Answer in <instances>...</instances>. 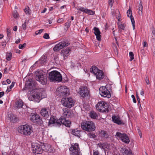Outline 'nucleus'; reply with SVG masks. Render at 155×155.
Listing matches in <instances>:
<instances>
[{"label": "nucleus", "mask_w": 155, "mask_h": 155, "mask_svg": "<svg viewBox=\"0 0 155 155\" xmlns=\"http://www.w3.org/2000/svg\"><path fill=\"white\" fill-rule=\"evenodd\" d=\"M21 40L20 39L17 40L15 42V43L18 44L20 42Z\"/></svg>", "instance_id": "61"}, {"label": "nucleus", "mask_w": 155, "mask_h": 155, "mask_svg": "<svg viewBox=\"0 0 155 155\" xmlns=\"http://www.w3.org/2000/svg\"><path fill=\"white\" fill-rule=\"evenodd\" d=\"M4 94V92H0V98L2 97Z\"/></svg>", "instance_id": "58"}, {"label": "nucleus", "mask_w": 155, "mask_h": 155, "mask_svg": "<svg viewBox=\"0 0 155 155\" xmlns=\"http://www.w3.org/2000/svg\"><path fill=\"white\" fill-rule=\"evenodd\" d=\"M17 27L16 26H15V27H14V28L13 29V30L14 31H16L17 30Z\"/></svg>", "instance_id": "62"}, {"label": "nucleus", "mask_w": 155, "mask_h": 155, "mask_svg": "<svg viewBox=\"0 0 155 155\" xmlns=\"http://www.w3.org/2000/svg\"><path fill=\"white\" fill-rule=\"evenodd\" d=\"M104 107L102 109H101L102 110L101 112L105 113L108 112L109 111V107L108 104L106 102L104 106Z\"/></svg>", "instance_id": "29"}, {"label": "nucleus", "mask_w": 155, "mask_h": 155, "mask_svg": "<svg viewBox=\"0 0 155 155\" xmlns=\"http://www.w3.org/2000/svg\"><path fill=\"white\" fill-rule=\"evenodd\" d=\"M26 26L27 23L26 21H25L22 24L21 27L23 30H25L26 28Z\"/></svg>", "instance_id": "42"}, {"label": "nucleus", "mask_w": 155, "mask_h": 155, "mask_svg": "<svg viewBox=\"0 0 155 155\" xmlns=\"http://www.w3.org/2000/svg\"><path fill=\"white\" fill-rule=\"evenodd\" d=\"M84 9L83 7H81L79 8L78 10L81 11L85 12H86L85 11V9Z\"/></svg>", "instance_id": "54"}, {"label": "nucleus", "mask_w": 155, "mask_h": 155, "mask_svg": "<svg viewBox=\"0 0 155 155\" xmlns=\"http://www.w3.org/2000/svg\"><path fill=\"white\" fill-rule=\"evenodd\" d=\"M69 89L66 86H61L58 87L56 90L57 94L58 96L62 97L69 95Z\"/></svg>", "instance_id": "7"}, {"label": "nucleus", "mask_w": 155, "mask_h": 155, "mask_svg": "<svg viewBox=\"0 0 155 155\" xmlns=\"http://www.w3.org/2000/svg\"><path fill=\"white\" fill-rule=\"evenodd\" d=\"M12 57V54L11 52H7L6 53V59L8 61H10L11 59V58Z\"/></svg>", "instance_id": "36"}, {"label": "nucleus", "mask_w": 155, "mask_h": 155, "mask_svg": "<svg viewBox=\"0 0 155 155\" xmlns=\"http://www.w3.org/2000/svg\"><path fill=\"white\" fill-rule=\"evenodd\" d=\"M63 116L66 119V117L69 118L72 117L73 115V112L70 110H68L67 108L63 109Z\"/></svg>", "instance_id": "18"}, {"label": "nucleus", "mask_w": 155, "mask_h": 155, "mask_svg": "<svg viewBox=\"0 0 155 155\" xmlns=\"http://www.w3.org/2000/svg\"><path fill=\"white\" fill-rule=\"evenodd\" d=\"M9 117L10 120L12 122H15L17 121V117L13 114H10L9 116Z\"/></svg>", "instance_id": "28"}, {"label": "nucleus", "mask_w": 155, "mask_h": 155, "mask_svg": "<svg viewBox=\"0 0 155 155\" xmlns=\"http://www.w3.org/2000/svg\"><path fill=\"white\" fill-rule=\"evenodd\" d=\"M70 45L68 41H63L56 44L53 48L54 51H57L62 49L63 48L67 46Z\"/></svg>", "instance_id": "14"}, {"label": "nucleus", "mask_w": 155, "mask_h": 155, "mask_svg": "<svg viewBox=\"0 0 155 155\" xmlns=\"http://www.w3.org/2000/svg\"><path fill=\"white\" fill-rule=\"evenodd\" d=\"M127 13L128 17L130 18L131 21L132 20V19H134L132 15V12L130 8L127 11Z\"/></svg>", "instance_id": "31"}, {"label": "nucleus", "mask_w": 155, "mask_h": 155, "mask_svg": "<svg viewBox=\"0 0 155 155\" xmlns=\"http://www.w3.org/2000/svg\"><path fill=\"white\" fill-rule=\"evenodd\" d=\"M80 132L78 130H72V132L73 133V134L75 136H77L79 137H80L81 136V135L80 133Z\"/></svg>", "instance_id": "33"}, {"label": "nucleus", "mask_w": 155, "mask_h": 155, "mask_svg": "<svg viewBox=\"0 0 155 155\" xmlns=\"http://www.w3.org/2000/svg\"><path fill=\"white\" fill-rule=\"evenodd\" d=\"M29 7L28 6H26L25 9H24V11L26 14H30V12L29 11Z\"/></svg>", "instance_id": "41"}, {"label": "nucleus", "mask_w": 155, "mask_h": 155, "mask_svg": "<svg viewBox=\"0 0 155 155\" xmlns=\"http://www.w3.org/2000/svg\"><path fill=\"white\" fill-rule=\"evenodd\" d=\"M79 94L81 97L85 98L90 94L89 91L86 86H81L80 88Z\"/></svg>", "instance_id": "15"}, {"label": "nucleus", "mask_w": 155, "mask_h": 155, "mask_svg": "<svg viewBox=\"0 0 155 155\" xmlns=\"http://www.w3.org/2000/svg\"><path fill=\"white\" fill-rule=\"evenodd\" d=\"M137 130H138V132L139 133V135L140 137L141 138L142 137V133L140 131V129H137Z\"/></svg>", "instance_id": "55"}, {"label": "nucleus", "mask_w": 155, "mask_h": 155, "mask_svg": "<svg viewBox=\"0 0 155 155\" xmlns=\"http://www.w3.org/2000/svg\"><path fill=\"white\" fill-rule=\"evenodd\" d=\"M26 45V44L25 43H24L23 45L20 44L19 45L18 47L19 49H22L23 48L25 47Z\"/></svg>", "instance_id": "45"}, {"label": "nucleus", "mask_w": 155, "mask_h": 155, "mask_svg": "<svg viewBox=\"0 0 155 155\" xmlns=\"http://www.w3.org/2000/svg\"><path fill=\"white\" fill-rule=\"evenodd\" d=\"M41 145L38 143H35L32 147V151L34 153L36 154H41L42 151L46 149V150L50 151L49 150L45 148V145L44 143H41Z\"/></svg>", "instance_id": "6"}, {"label": "nucleus", "mask_w": 155, "mask_h": 155, "mask_svg": "<svg viewBox=\"0 0 155 155\" xmlns=\"http://www.w3.org/2000/svg\"><path fill=\"white\" fill-rule=\"evenodd\" d=\"M136 97H137V100L138 101V103L140 104V98L138 96V93L137 92H136Z\"/></svg>", "instance_id": "50"}, {"label": "nucleus", "mask_w": 155, "mask_h": 155, "mask_svg": "<svg viewBox=\"0 0 155 155\" xmlns=\"http://www.w3.org/2000/svg\"><path fill=\"white\" fill-rule=\"evenodd\" d=\"M119 28L121 29L124 30L125 28V25L124 24H122L120 25H119L118 26Z\"/></svg>", "instance_id": "44"}, {"label": "nucleus", "mask_w": 155, "mask_h": 155, "mask_svg": "<svg viewBox=\"0 0 155 155\" xmlns=\"http://www.w3.org/2000/svg\"><path fill=\"white\" fill-rule=\"evenodd\" d=\"M43 38L46 39H48L49 38V35L47 33H45L43 36Z\"/></svg>", "instance_id": "48"}, {"label": "nucleus", "mask_w": 155, "mask_h": 155, "mask_svg": "<svg viewBox=\"0 0 155 155\" xmlns=\"http://www.w3.org/2000/svg\"><path fill=\"white\" fill-rule=\"evenodd\" d=\"M114 3V0H108V4L110 6L111 8L112 7L113 4Z\"/></svg>", "instance_id": "43"}, {"label": "nucleus", "mask_w": 155, "mask_h": 155, "mask_svg": "<svg viewBox=\"0 0 155 155\" xmlns=\"http://www.w3.org/2000/svg\"><path fill=\"white\" fill-rule=\"evenodd\" d=\"M47 57L45 55H43L40 58V60L37 61L38 63L40 64L41 65L45 64L47 61Z\"/></svg>", "instance_id": "24"}, {"label": "nucleus", "mask_w": 155, "mask_h": 155, "mask_svg": "<svg viewBox=\"0 0 155 155\" xmlns=\"http://www.w3.org/2000/svg\"><path fill=\"white\" fill-rule=\"evenodd\" d=\"M104 144V143H98V146L101 148L102 149L103 147V145Z\"/></svg>", "instance_id": "56"}, {"label": "nucleus", "mask_w": 155, "mask_h": 155, "mask_svg": "<svg viewBox=\"0 0 155 155\" xmlns=\"http://www.w3.org/2000/svg\"><path fill=\"white\" fill-rule=\"evenodd\" d=\"M64 19L63 18H59L57 20V22L58 23H62L63 22Z\"/></svg>", "instance_id": "57"}, {"label": "nucleus", "mask_w": 155, "mask_h": 155, "mask_svg": "<svg viewBox=\"0 0 155 155\" xmlns=\"http://www.w3.org/2000/svg\"><path fill=\"white\" fill-rule=\"evenodd\" d=\"M105 103L106 102L103 101L99 102L96 105V109L99 111L101 112L102 110L101 109L104 107Z\"/></svg>", "instance_id": "22"}, {"label": "nucleus", "mask_w": 155, "mask_h": 155, "mask_svg": "<svg viewBox=\"0 0 155 155\" xmlns=\"http://www.w3.org/2000/svg\"><path fill=\"white\" fill-rule=\"evenodd\" d=\"M46 96L45 91L43 89H40L39 91H34L31 94V95L29 97V100L39 102L41 99L45 98Z\"/></svg>", "instance_id": "2"}, {"label": "nucleus", "mask_w": 155, "mask_h": 155, "mask_svg": "<svg viewBox=\"0 0 155 155\" xmlns=\"http://www.w3.org/2000/svg\"><path fill=\"white\" fill-rule=\"evenodd\" d=\"M27 89H28L30 90H32L33 92L34 91H36L34 90L35 89V85L33 82L31 81H30L29 80L25 84V87L22 89L23 91H24Z\"/></svg>", "instance_id": "16"}, {"label": "nucleus", "mask_w": 155, "mask_h": 155, "mask_svg": "<svg viewBox=\"0 0 155 155\" xmlns=\"http://www.w3.org/2000/svg\"><path fill=\"white\" fill-rule=\"evenodd\" d=\"M131 97L133 98V102L134 103H136L137 101H136V100L135 98L134 95L133 94H132L131 95Z\"/></svg>", "instance_id": "51"}, {"label": "nucleus", "mask_w": 155, "mask_h": 155, "mask_svg": "<svg viewBox=\"0 0 155 155\" xmlns=\"http://www.w3.org/2000/svg\"><path fill=\"white\" fill-rule=\"evenodd\" d=\"M61 103L64 106L70 108L74 106V102L72 98H63L61 100Z\"/></svg>", "instance_id": "9"}, {"label": "nucleus", "mask_w": 155, "mask_h": 155, "mask_svg": "<svg viewBox=\"0 0 155 155\" xmlns=\"http://www.w3.org/2000/svg\"><path fill=\"white\" fill-rule=\"evenodd\" d=\"M32 127L28 124L20 126L18 128V132L25 135H29L32 132Z\"/></svg>", "instance_id": "5"}, {"label": "nucleus", "mask_w": 155, "mask_h": 155, "mask_svg": "<svg viewBox=\"0 0 155 155\" xmlns=\"http://www.w3.org/2000/svg\"><path fill=\"white\" fill-rule=\"evenodd\" d=\"M142 2L140 1L138 6V14L139 15H141L142 14V11L143 7L142 5Z\"/></svg>", "instance_id": "30"}, {"label": "nucleus", "mask_w": 155, "mask_h": 155, "mask_svg": "<svg viewBox=\"0 0 155 155\" xmlns=\"http://www.w3.org/2000/svg\"><path fill=\"white\" fill-rule=\"evenodd\" d=\"M100 135L101 137L107 138L109 137V135L107 132L103 130H101L100 132Z\"/></svg>", "instance_id": "27"}, {"label": "nucleus", "mask_w": 155, "mask_h": 155, "mask_svg": "<svg viewBox=\"0 0 155 155\" xmlns=\"http://www.w3.org/2000/svg\"><path fill=\"white\" fill-rule=\"evenodd\" d=\"M85 13L88 14L89 15H93L95 14L94 12L92 10H89L87 9H85Z\"/></svg>", "instance_id": "37"}, {"label": "nucleus", "mask_w": 155, "mask_h": 155, "mask_svg": "<svg viewBox=\"0 0 155 155\" xmlns=\"http://www.w3.org/2000/svg\"><path fill=\"white\" fill-rule=\"evenodd\" d=\"M140 94L141 95L143 96V95L144 94V92L142 89L140 91Z\"/></svg>", "instance_id": "63"}, {"label": "nucleus", "mask_w": 155, "mask_h": 155, "mask_svg": "<svg viewBox=\"0 0 155 155\" xmlns=\"http://www.w3.org/2000/svg\"><path fill=\"white\" fill-rule=\"evenodd\" d=\"M71 21H68L65 24L64 30L66 31H67L68 28L70 27L71 25Z\"/></svg>", "instance_id": "35"}, {"label": "nucleus", "mask_w": 155, "mask_h": 155, "mask_svg": "<svg viewBox=\"0 0 155 155\" xmlns=\"http://www.w3.org/2000/svg\"><path fill=\"white\" fill-rule=\"evenodd\" d=\"M49 78L52 81L60 82L62 80V77L60 73L57 71H53L49 73Z\"/></svg>", "instance_id": "4"}, {"label": "nucleus", "mask_w": 155, "mask_h": 155, "mask_svg": "<svg viewBox=\"0 0 155 155\" xmlns=\"http://www.w3.org/2000/svg\"><path fill=\"white\" fill-rule=\"evenodd\" d=\"M145 81L147 84H150V82L149 80V77L148 76H147L146 77Z\"/></svg>", "instance_id": "47"}, {"label": "nucleus", "mask_w": 155, "mask_h": 155, "mask_svg": "<svg viewBox=\"0 0 155 155\" xmlns=\"http://www.w3.org/2000/svg\"><path fill=\"white\" fill-rule=\"evenodd\" d=\"M35 74L36 80L40 82L42 84H45L46 80V77L45 76V74L43 75L42 72L40 71L36 72Z\"/></svg>", "instance_id": "13"}, {"label": "nucleus", "mask_w": 155, "mask_h": 155, "mask_svg": "<svg viewBox=\"0 0 155 155\" xmlns=\"http://www.w3.org/2000/svg\"><path fill=\"white\" fill-rule=\"evenodd\" d=\"M106 149H107V144L106 143H104L103 147L102 149H103L104 150H106Z\"/></svg>", "instance_id": "53"}, {"label": "nucleus", "mask_w": 155, "mask_h": 155, "mask_svg": "<svg viewBox=\"0 0 155 155\" xmlns=\"http://www.w3.org/2000/svg\"><path fill=\"white\" fill-rule=\"evenodd\" d=\"M49 109L48 107L43 108L40 110V114L45 119L48 118L49 116Z\"/></svg>", "instance_id": "17"}, {"label": "nucleus", "mask_w": 155, "mask_h": 155, "mask_svg": "<svg viewBox=\"0 0 155 155\" xmlns=\"http://www.w3.org/2000/svg\"><path fill=\"white\" fill-rule=\"evenodd\" d=\"M73 150L80 151V149L78 143H75L71 144V147L69 148V150H71L72 152Z\"/></svg>", "instance_id": "23"}, {"label": "nucleus", "mask_w": 155, "mask_h": 155, "mask_svg": "<svg viewBox=\"0 0 155 155\" xmlns=\"http://www.w3.org/2000/svg\"><path fill=\"white\" fill-rule=\"evenodd\" d=\"M7 39L8 40H9L11 38V31L10 29L8 28L7 29Z\"/></svg>", "instance_id": "39"}, {"label": "nucleus", "mask_w": 155, "mask_h": 155, "mask_svg": "<svg viewBox=\"0 0 155 155\" xmlns=\"http://www.w3.org/2000/svg\"><path fill=\"white\" fill-rule=\"evenodd\" d=\"M130 57V61H131L134 59V54L133 52L130 51L129 53Z\"/></svg>", "instance_id": "40"}, {"label": "nucleus", "mask_w": 155, "mask_h": 155, "mask_svg": "<svg viewBox=\"0 0 155 155\" xmlns=\"http://www.w3.org/2000/svg\"><path fill=\"white\" fill-rule=\"evenodd\" d=\"M107 86L101 87L99 89V93L101 96L109 98L111 97V95L110 91L107 88Z\"/></svg>", "instance_id": "12"}, {"label": "nucleus", "mask_w": 155, "mask_h": 155, "mask_svg": "<svg viewBox=\"0 0 155 155\" xmlns=\"http://www.w3.org/2000/svg\"><path fill=\"white\" fill-rule=\"evenodd\" d=\"M30 120L37 125L41 126L43 125L42 118L37 114H34L32 115L30 118Z\"/></svg>", "instance_id": "10"}, {"label": "nucleus", "mask_w": 155, "mask_h": 155, "mask_svg": "<svg viewBox=\"0 0 155 155\" xmlns=\"http://www.w3.org/2000/svg\"><path fill=\"white\" fill-rule=\"evenodd\" d=\"M90 71L91 72H92L94 74L97 79L101 80L103 78L104 74L103 72L98 69L96 66H92Z\"/></svg>", "instance_id": "8"}, {"label": "nucleus", "mask_w": 155, "mask_h": 155, "mask_svg": "<svg viewBox=\"0 0 155 155\" xmlns=\"http://www.w3.org/2000/svg\"><path fill=\"white\" fill-rule=\"evenodd\" d=\"M71 51L70 48H66L62 49L61 52V55L63 56L64 59H65L67 58L68 56L69 52Z\"/></svg>", "instance_id": "19"}, {"label": "nucleus", "mask_w": 155, "mask_h": 155, "mask_svg": "<svg viewBox=\"0 0 155 155\" xmlns=\"http://www.w3.org/2000/svg\"><path fill=\"white\" fill-rule=\"evenodd\" d=\"M71 123L70 121L67 120L63 117H61L59 119L57 120L55 119L54 117H51L49 121V124H54V126L58 127H60L62 124L67 127H69Z\"/></svg>", "instance_id": "1"}, {"label": "nucleus", "mask_w": 155, "mask_h": 155, "mask_svg": "<svg viewBox=\"0 0 155 155\" xmlns=\"http://www.w3.org/2000/svg\"><path fill=\"white\" fill-rule=\"evenodd\" d=\"M93 29L94 31V34L96 36L97 39L99 41H101V32L99 29L97 28L94 27Z\"/></svg>", "instance_id": "20"}, {"label": "nucleus", "mask_w": 155, "mask_h": 155, "mask_svg": "<svg viewBox=\"0 0 155 155\" xmlns=\"http://www.w3.org/2000/svg\"><path fill=\"white\" fill-rule=\"evenodd\" d=\"M143 46L144 47H146L147 46V43L146 41L143 42Z\"/></svg>", "instance_id": "60"}, {"label": "nucleus", "mask_w": 155, "mask_h": 155, "mask_svg": "<svg viewBox=\"0 0 155 155\" xmlns=\"http://www.w3.org/2000/svg\"><path fill=\"white\" fill-rule=\"evenodd\" d=\"M70 155H81L80 151L73 150V151L70 150Z\"/></svg>", "instance_id": "32"}, {"label": "nucleus", "mask_w": 155, "mask_h": 155, "mask_svg": "<svg viewBox=\"0 0 155 155\" xmlns=\"http://www.w3.org/2000/svg\"><path fill=\"white\" fill-rule=\"evenodd\" d=\"M93 155H100L99 154V152L98 151H93Z\"/></svg>", "instance_id": "52"}, {"label": "nucleus", "mask_w": 155, "mask_h": 155, "mask_svg": "<svg viewBox=\"0 0 155 155\" xmlns=\"http://www.w3.org/2000/svg\"><path fill=\"white\" fill-rule=\"evenodd\" d=\"M115 136L118 137V138L120 139L123 142L127 144H128L130 142V139L127 135L125 133L122 134L120 132H117Z\"/></svg>", "instance_id": "11"}, {"label": "nucleus", "mask_w": 155, "mask_h": 155, "mask_svg": "<svg viewBox=\"0 0 155 155\" xmlns=\"http://www.w3.org/2000/svg\"><path fill=\"white\" fill-rule=\"evenodd\" d=\"M44 30L43 29H40L39 30L35 32V34L38 35L41 34L43 31Z\"/></svg>", "instance_id": "46"}, {"label": "nucleus", "mask_w": 155, "mask_h": 155, "mask_svg": "<svg viewBox=\"0 0 155 155\" xmlns=\"http://www.w3.org/2000/svg\"><path fill=\"white\" fill-rule=\"evenodd\" d=\"M120 151L123 153V155H130L132 153L130 150H128L127 149L123 147L121 148Z\"/></svg>", "instance_id": "25"}, {"label": "nucleus", "mask_w": 155, "mask_h": 155, "mask_svg": "<svg viewBox=\"0 0 155 155\" xmlns=\"http://www.w3.org/2000/svg\"><path fill=\"white\" fill-rule=\"evenodd\" d=\"M90 116L92 118L96 119L97 117V115L94 111H91L90 112Z\"/></svg>", "instance_id": "34"}, {"label": "nucleus", "mask_w": 155, "mask_h": 155, "mask_svg": "<svg viewBox=\"0 0 155 155\" xmlns=\"http://www.w3.org/2000/svg\"><path fill=\"white\" fill-rule=\"evenodd\" d=\"M87 135L88 137L90 138H95L96 137V136L95 135V134L93 133L90 132Z\"/></svg>", "instance_id": "38"}, {"label": "nucleus", "mask_w": 155, "mask_h": 155, "mask_svg": "<svg viewBox=\"0 0 155 155\" xmlns=\"http://www.w3.org/2000/svg\"><path fill=\"white\" fill-rule=\"evenodd\" d=\"M15 106L17 109L21 108L23 105V102L21 100H18L15 102Z\"/></svg>", "instance_id": "26"}, {"label": "nucleus", "mask_w": 155, "mask_h": 155, "mask_svg": "<svg viewBox=\"0 0 155 155\" xmlns=\"http://www.w3.org/2000/svg\"><path fill=\"white\" fill-rule=\"evenodd\" d=\"M17 12H16V13H14L13 14V16L14 18H16L18 17V14L17 13Z\"/></svg>", "instance_id": "59"}, {"label": "nucleus", "mask_w": 155, "mask_h": 155, "mask_svg": "<svg viewBox=\"0 0 155 155\" xmlns=\"http://www.w3.org/2000/svg\"><path fill=\"white\" fill-rule=\"evenodd\" d=\"M113 121L114 123L118 125L124 124V123L120 120V117L116 116L115 115H113L112 117Z\"/></svg>", "instance_id": "21"}, {"label": "nucleus", "mask_w": 155, "mask_h": 155, "mask_svg": "<svg viewBox=\"0 0 155 155\" xmlns=\"http://www.w3.org/2000/svg\"><path fill=\"white\" fill-rule=\"evenodd\" d=\"M81 128L88 132L94 131L96 128L94 124L92 121H85L81 124Z\"/></svg>", "instance_id": "3"}, {"label": "nucleus", "mask_w": 155, "mask_h": 155, "mask_svg": "<svg viewBox=\"0 0 155 155\" xmlns=\"http://www.w3.org/2000/svg\"><path fill=\"white\" fill-rule=\"evenodd\" d=\"M132 24V26L133 27V30L135 29V21L134 19H132V20L131 21Z\"/></svg>", "instance_id": "49"}, {"label": "nucleus", "mask_w": 155, "mask_h": 155, "mask_svg": "<svg viewBox=\"0 0 155 155\" xmlns=\"http://www.w3.org/2000/svg\"><path fill=\"white\" fill-rule=\"evenodd\" d=\"M6 82L8 84H9L11 83V81L9 79H7L6 80Z\"/></svg>", "instance_id": "64"}]
</instances>
